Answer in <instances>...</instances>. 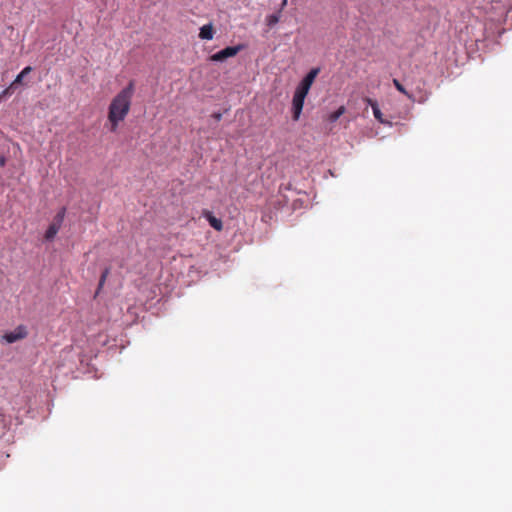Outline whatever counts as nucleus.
<instances>
[{"mask_svg":"<svg viewBox=\"0 0 512 512\" xmlns=\"http://www.w3.org/2000/svg\"><path fill=\"white\" fill-rule=\"evenodd\" d=\"M134 90V83L130 81L129 84L119 91L111 100L107 115L109 130L111 132H116L119 124L127 117L130 111Z\"/></svg>","mask_w":512,"mask_h":512,"instance_id":"nucleus-1","label":"nucleus"},{"mask_svg":"<svg viewBox=\"0 0 512 512\" xmlns=\"http://www.w3.org/2000/svg\"><path fill=\"white\" fill-rule=\"evenodd\" d=\"M319 73V67L312 68L297 86L292 99V112L294 121L299 120L304 106L305 98L308 95V92Z\"/></svg>","mask_w":512,"mask_h":512,"instance_id":"nucleus-2","label":"nucleus"},{"mask_svg":"<svg viewBox=\"0 0 512 512\" xmlns=\"http://www.w3.org/2000/svg\"><path fill=\"white\" fill-rule=\"evenodd\" d=\"M242 49L241 45L238 46H229L224 48L223 50L211 55L209 60L212 62H222L227 58L236 56Z\"/></svg>","mask_w":512,"mask_h":512,"instance_id":"nucleus-3","label":"nucleus"},{"mask_svg":"<svg viewBox=\"0 0 512 512\" xmlns=\"http://www.w3.org/2000/svg\"><path fill=\"white\" fill-rule=\"evenodd\" d=\"M27 335H28V332H27L26 327L23 325H19L13 331L5 333L3 336V339L7 343H14L18 340L26 338Z\"/></svg>","mask_w":512,"mask_h":512,"instance_id":"nucleus-4","label":"nucleus"},{"mask_svg":"<svg viewBox=\"0 0 512 512\" xmlns=\"http://www.w3.org/2000/svg\"><path fill=\"white\" fill-rule=\"evenodd\" d=\"M203 215L207 219L211 227H213L216 231H221L223 229L222 221L216 218L210 211L204 210Z\"/></svg>","mask_w":512,"mask_h":512,"instance_id":"nucleus-5","label":"nucleus"},{"mask_svg":"<svg viewBox=\"0 0 512 512\" xmlns=\"http://www.w3.org/2000/svg\"><path fill=\"white\" fill-rule=\"evenodd\" d=\"M214 36L212 24H206L200 28L199 37L203 40H211Z\"/></svg>","mask_w":512,"mask_h":512,"instance_id":"nucleus-6","label":"nucleus"},{"mask_svg":"<svg viewBox=\"0 0 512 512\" xmlns=\"http://www.w3.org/2000/svg\"><path fill=\"white\" fill-rule=\"evenodd\" d=\"M367 102H368V104L371 106V108H372V110H373L374 117H375L379 122H381V123H384V124H385V123H387V122L383 119V117H382V112H381V110H380V108H379V106H378L377 102H376V101H374V100H372V99H370V98H368V99H367Z\"/></svg>","mask_w":512,"mask_h":512,"instance_id":"nucleus-7","label":"nucleus"},{"mask_svg":"<svg viewBox=\"0 0 512 512\" xmlns=\"http://www.w3.org/2000/svg\"><path fill=\"white\" fill-rule=\"evenodd\" d=\"M60 228H61V226H57L55 223H53V222H52V223L49 225V227H48V229L46 230V232H45V235H44L45 239H46L47 241L52 240V239L56 236V234L58 233V231L60 230Z\"/></svg>","mask_w":512,"mask_h":512,"instance_id":"nucleus-8","label":"nucleus"},{"mask_svg":"<svg viewBox=\"0 0 512 512\" xmlns=\"http://www.w3.org/2000/svg\"><path fill=\"white\" fill-rule=\"evenodd\" d=\"M32 71V68L30 66L25 67L14 79V81L11 83V87H15L17 84H20L23 80V78L29 74Z\"/></svg>","mask_w":512,"mask_h":512,"instance_id":"nucleus-9","label":"nucleus"},{"mask_svg":"<svg viewBox=\"0 0 512 512\" xmlns=\"http://www.w3.org/2000/svg\"><path fill=\"white\" fill-rule=\"evenodd\" d=\"M279 20H280V11H278L277 13L268 15L266 17V24L269 27H273L279 22Z\"/></svg>","mask_w":512,"mask_h":512,"instance_id":"nucleus-10","label":"nucleus"},{"mask_svg":"<svg viewBox=\"0 0 512 512\" xmlns=\"http://www.w3.org/2000/svg\"><path fill=\"white\" fill-rule=\"evenodd\" d=\"M65 214H66V208L63 207L60 209V211L54 217L53 223H55L57 226H61L63 223V220L65 218Z\"/></svg>","mask_w":512,"mask_h":512,"instance_id":"nucleus-11","label":"nucleus"},{"mask_svg":"<svg viewBox=\"0 0 512 512\" xmlns=\"http://www.w3.org/2000/svg\"><path fill=\"white\" fill-rule=\"evenodd\" d=\"M345 112V107L344 106H340L336 111L332 112L330 115H329V120L331 122H335L337 121Z\"/></svg>","mask_w":512,"mask_h":512,"instance_id":"nucleus-12","label":"nucleus"},{"mask_svg":"<svg viewBox=\"0 0 512 512\" xmlns=\"http://www.w3.org/2000/svg\"><path fill=\"white\" fill-rule=\"evenodd\" d=\"M393 84L395 86V88L401 92L402 94H404L405 96H407L409 99L412 98L411 94H409L407 92V90L404 88V86L399 82V80L397 79H393Z\"/></svg>","mask_w":512,"mask_h":512,"instance_id":"nucleus-13","label":"nucleus"},{"mask_svg":"<svg viewBox=\"0 0 512 512\" xmlns=\"http://www.w3.org/2000/svg\"><path fill=\"white\" fill-rule=\"evenodd\" d=\"M108 274H109V269H108V268H106V269L103 271V273H102V275H101V277H100L99 285H98V290H99V289H101V288L103 287V285H104V283H105V281H106V278H107Z\"/></svg>","mask_w":512,"mask_h":512,"instance_id":"nucleus-14","label":"nucleus"},{"mask_svg":"<svg viewBox=\"0 0 512 512\" xmlns=\"http://www.w3.org/2000/svg\"><path fill=\"white\" fill-rule=\"evenodd\" d=\"M13 89H14V87H11V85H10L5 90H3L2 93L0 94V100L5 98L8 95H11L13 93Z\"/></svg>","mask_w":512,"mask_h":512,"instance_id":"nucleus-15","label":"nucleus"},{"mask_svg":"<svg viewBox=\"0 0 512 512\" xmlns=\"http://www.w3.org/2000/svg\"><path fill=\"white\" fill-rule=\"evenodd\" d=\"M287 3H288V0H282L281 7H280V10H279L280 12L286 7Z\"/></svg>","mask_w":512,"mask_h":512,"instance_id":"nucleus-16","label":"nucleus"},{"mask_svg":"<svg viewBox=\"0 0 512 512\" xmlns=\"http://www.w3.org/2000/svg\"><path fill=\"white\" fill-rule=\"evenodd\" d=\"M5 162H6L5 158H4V157H1V158H0V166H4V165H5Z\"/></svg>","mask_w":512,"mask_h":512,"instance_id":"nucleus-17","label":"nucleus"},{"mask_svg":"<svg viewBox=\"0 0 512 512\" xmlns=\"http://www.w3.org/2000/svg\"><path fill=\"white\" fill-rule=\"evenodd\" d=\"M215 118H216L217 120H220V119H221V114H216V115H215Z\"/></svg>","mask_w":512,"mask_h":512,"instance_id":"nucleus-18","label":"nucleus"}]
</instances>
